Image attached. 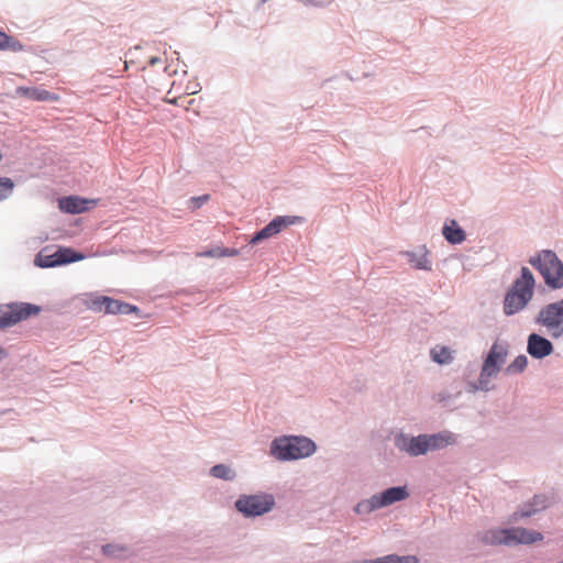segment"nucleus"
<instances>
[{"instance_id":"39448f33","label":"nucleus","mask_w":563,"mask_h":563,"mask_svg":"<svg viewBox=\"0 0 563 563\" xmlns=\"http://www.w3.org/2000/svg\"><path fill=\"white\" fill-rule=\"evenodd\" d=\"M406 487H391L384 490L379 495L372 496L368 500L358 503L355 507L357 514L371 512L375 509L391 505L396 501L404 500L408 497Z\"/></svg>"},{"instance_id":"6e6552de","label":"nucleus","mask_w":563,"mask_h":563,"mask_svg":"<svg viewBox=\"0 0 563 563\" xmlns=\"http://www.w3.org/2000/svg\"><path fill=\"white\" fill-rule=\"evenodd\" d=\"M40 308L31 303H13L0 309V329L9 328L32 314H37Z\"/></svg>"},{"instance_id":"f8f14e48","label":"nucleus","mask_w":563,"mask_h":563,"mask_svg":"<svg viewBox=\"0 0 563 563\" xmlns=\"http://www.w3.org/2000/svg\"><path fill=\"white\" fill-rule=\"evenodd\" d=\"M396 445L400 451H405L411 456L422 455L429 451L427 434L412 438L400 435L396 439Z\"/></svg>"},{"instance_id":"2eb2a0df","label":"nucleus","mask_w":563,"mask_h":563,"mask_svg":"<svg viewBox=\"0 0 563 563\" xmlns=\"http://www.w3.org/2000/svg\"><path fill=\"white\" fill-rule=\"evenodd\" d=\"M442 234L451 244H461L466 239L465 231L453 219L445 221L442 228Z\"/></svg>"},{"instance_id":"c756f323","label":"nucleus","mask_w":563,"mask_h":563,"mask_svg":"<svg viewBox=\"0 0 563 563\" xmlns=\"http://www.w3.org/2000/svg\"><path fill=\"white\" fill-rule=\"evenodd\" d=\"M157 62H158V58H157V57H152V58L150 59V63H151L152 65H153V64H155V63H157Z\"/></svg>"},{"instance_id":"423d86ee","label":"nucleus","mask_w":563,"mask_h":563,"mask_svg":"<svg viewBox=\"0 0 563 563\" xmlns=\"http://www.w3.org/2000/svg\"><path fill=\"white\" fill-rule=\"evenodd\" d=\"M543 536L526 528L501 529L493 532V542L504 544H531L541 541Z\"/></svg>"},{"instance_id":"5701e85b","label":"nucleus","mask_w":563,"mask_h":563,"mask_svg":"<svg viewBox=\"0 0 563 563\" xmlns=\"http://www.w3.org/2000/svg\"><path fill=\"white\" fill-rule=\"evenodd\" d=\"M14 187L12 179L8 177H0V201L8 198Z\"/></svg>"},{"instance_id":"aec40b11","label":"nucleus","mask_w":563,"mask_h":563,"mask_svg":"<svg viewBox=\"0 0 563 563\" xmlns=\"http://www.w3.org/2000/svg\"><path fill=\"white\" fill-rule=\"evenodd\" d=\"M528 365L526 355L517 356L506 368L507 374H518L525 371Z\"/></svg>"},{"instance_id":"c85d7f7f","label":"nucleus","mask_w":563,"mask_h":563,"mask_svg":"<svg viewBox=\"0 0 563 563\" xmlns=\"http://www.w3.org/2000/svg\"><path fill=\"white\" fill-rule=\"evenodd\" d=\"M222 256H235L238 255V250L234 249H221Z\"/></svg>"},{"instance_id":"6ab92c4d","label":"nucleus","mask_w":563,"mask_h":563,"mask_svg":"<svg viewBox=\"0 0 563 563\" xmlns=\"http://www.w3.org/2000/svg\"><path fill=\"white\" fill-rule=\"evenodd\" d=\"M431 357L439 364H449L453 360L452 351L449 347L442 345H437L431 350Z\"/></svg>"},{"instance_id":"dca6fc26","label":"nucleus","mask_w":563,"mask_h":563,"mask_svg":"<svg viewBox=\"0 0 563 563\" xmlns=\"http://www.w3.org/2000/svg\"><path fill=\"white\" fill-rule=\"evenodd\" d=\"M427 441H428L429 451L430 450L434 451V450L444 449L449 445L454 444L456 439L452 432L443 431V432L434 433V434H430V435L427 434Z\"/></svg>"},{"instance_id":"f3484780","label":"nucleus","mask_w":563,"mask_h":563,"mask_svg":"<svg viewBox=\"0 0 563 563\" xmlns=\"http://www.w3.org/2000/svg\"><path fill=\"white\" fill-rule=\"evenodd\" d=\"M102 301L106 303L103 312L113 314H129L137 311V307L126 302H122L110 297H104Z\"/></svg>"},{"instance_id":"a211bd4d","label":"nucleus","mask_w":563,"mask_h":563,"mask_svg":"<svg viewBox=\"0 0 563 563\" xmlns=\"http://www.w3.org/2000/svg\"><path fill=\"white\" fill-rule=\"evenodd\" d=\"M16 95L36 101L56 100V97L49 91L35 87H18Z\"/></svg>"},{"instance_id":"1a4fd4ad","label":"nucleus","mask_w":563,"mask_h":563,"mask_svg":"<svg viewBox=\"0 0 563 563\" xmlns=\"http://www.w3.org/2000/svg\"><path fill=\"white\" fill-rule=\"evenodd\" d=\"M507 356V349L499 343H494L490 351L483 364L479 383L481 385L488 384L489 379L495 376L500 366L505 363Z\"/></svg>"},{"instance_id":"4468645a","label":"nucleus","mask_w":563,"mask_h":563,"mask_svg":"<svg viewBox=\"0 0 563 563\" xmlns=\"http://www.w3.org/2000/svg\"><path fill=\"white\" fill-rule=\"evenodd\" d=\"M527 351L534 358H543L553 352V344L548 339L531 333L528 336Z\"/></svg>"},{"instance_id":"393cba45","label":"nucleus","mask_w":563,"mask_h":563,"mask_svg":"<svg viewBox=\"0 0 563 563\" xmlns=\"http://www.w3.org/2000/svg\"><path fill=\"white\" fill-rule=\"evenodd\" d=\"M411 262L413 263V260H411ZM413 265L416 268H419V269H426V271L431 269L430 262L427 258V256L420 257L417 262H415Z\"/></svg>"},{"instance_id":"f257e3e1","label":"nucleus","mask_w":563,"mask_h":563,"mask_svg":"<svg viewBox=\"0 0 563 563\" xmlns=\"http://www.w3.org/2000/svg\"><path fill=\"white\" fill-rule=\"evenodd\" d=\"M534 277L527 267H522L520 278L516 279L508 290L504 301V312L507 316L522 310L533 296Z\"/></svg>"},{"instance_id":"0eeeda50","label":"nucleus","mask_w":563,"mask_h":563,"mask_svg":"<svg viewBox=\"0 0 563 563\" xmlns=\"http://www.w3.org/2000/svg\"><path fill=\"white\" fill-rule=\"evenodd\" d=\"M275 501L271 495L242 496L236 503V509L245 516H262L268 512Z\"/></svg>"},{"instance_id":"a878e982","label":"nucleus","mask_w":563,"mask_h":563,"mask_svg":"<svg viewBox=\"0 0 563 563\" xmlns=\"http://www.w3.org/2000/svg\"><path fill=\"white\" fill-rule=\"evenodd\" d=\"M10 47L14 48V46L11 45V37L8 36L4 32L0 31V49Z\"/></svg>"},{"instance_id":"4be33fe9","label":"nucleus","mask_w":563,"mask_h":563,"mask_svg":"<svg viewBox=\"0 0 563 563\" xmlns=\"http://www.w3.org/2000/svg\"><path fill=\"white\" fill-rule=\"evenodd\" d=\"M377 563H418V559L413 555L398 556L390 554L378 558Z\"/></svg>"},{"instance_id":"cd10ccee","label":"nucleus","mask_w":563,"mask_h":563,"mask_svg":"<svg viewBox=\"0 0 563 563\" xmlns=\"http://www.w3.org/2000/svg\"><path fill=\"white\" fill-rule=\"evenodd\" d=\"M221 247H216L210 251H206L199 254V256H207V257H222Z\"/></svg>"},{"instance_id":"9b49d317","label":"nucleus","mask_w":563,"mask_h":563,"mask_svg":"<svg viewBox=\"0 0 563 563\" xmlns=\"http://www.w3.org/2000/svg\"><path fill=\"white\" fill-rule=\"evenodd\" d=\"M302 218L300 217H277L273 221H271L265 228H263L260 232H257L252 239L251 243L256 244L262 240L268 239L277 233H279L284 228L301 222Z\"/></svg>"},{"instance_id":"7ed1b4c3","label":"nucleus","mask_w":563,"mask_h":563,"mask_svg":"<svg viewBox=\"0 0 563 563\" xmlns=\"http://www.w3.org/2000/svg\"><path fill=\"white\" fill-rule=\"evenodd\" d=\"M529 262L540 272L544 283L550 288L560 289L563 287V263L554 252L544 250Z\"/></svg>"},{"instance_id":"20e7f679","label":"nucleus","mask_w":563,"mask_h":563,"mask_svg":"<svg viewBox=\"0 0 563 563\" xmlns=\"http://www.w3.org/2000/svg\"><path fill=\"white\" fill-rule=\"evenodd\" d=\"M536 323L548 329L553 338L563 335V299L544 306L536 318Z\"/></svg>"},{"instance_id":"9d476101","label":"nucleus","mask_w":563,"mask_h":563,"mask_svg":"<svg viewBox=\"0 0 563 563\" xmlns=\"http://www.w3.org/2000/svg\"><path fill=\"white\" fill-rule=\"evenodd\" d=\"M84 258L82 254L76 253L70 249L62 247L54 254H44L43 252L36 256L35 264L40 267H54Z\"/></svg>"},{"instance_id":"ddd939ff","label":"nucleus","mask_w":563,"mask_h":563,"mask_svg":"<svg viewBox=\"0 0 563 563\" xmlns=\"http://www.w3.org/2000/svg\"><path fill=\"white\" fill-rule=\"evenodd\" d=\"M97 205L96 200H88L76 196L64 197L58 200V207L62 211L70 214H77L88 211Z\"/></svg>"},{"instance_id":"412c9836","label":"nucleus","mask_w":563,"mask_h":563,"mask_svg":"<svg viewBox=\"0 0 563 563\" xmlns=\"http://www.w3.org/2000/svg\"><path fill=\"white\" fill-rule=\"evenodd\" d=\"M210 474L213 477L222 478V479H225V481L234 478V472L230 467H228L227 465H223V464L214 465L210 470Z\"/></svg>"},{"instance_id":"bb28decb","label":"nucleus","mask_w":563,"mask_h":563,"mask_svg":"<svg viewBox=\"0 0 563 563\" xmlns=\"http://www.w3.org/2000/svg\"><path fill=\"white\" fill-rule=\"evenodd\" d=\"M106 296H101V297H97L95 298L91 303H90V308L95 311H103V307H104V302L102 301V299L104 298Z\"/></svg>"},{"instance_id":"7c9ffc66","label":"nucleus","mask_w":563,"mask_h":563,"mask_svg":"<svg viewBox=\"0 0 563 563\" xmlns=\"http://www.w3.org/2000/svg\"><path fill=\"white\" fill-rule=\"evenodd\" d=\"M532 515V511L522 512L521 517H529Z\"/></svg>"},{"instance_id":"b1692460","label":"nucleus","mask_w":563,"mask_h":563,"mask_svg":"<svg viewBox=\"0 0 563 563\" xmlns=\"http://www.w3.org/2000/svg\"><path fill=\"white\" fill-rule=\"evenodd\" d=\"M124 550H125L124 548L112 545V544H107L102 548V552L106 555L114 556V558H120L121 553L124 552Z\"/></svg>"},{"instance_id":"f03ea898","label":"nucleus","mask_w":563,"mask_h":563,"mask_svg":"<svg viewBox=\"0 0 563 563\" xmlns=\"http://www.w3.org/2000/svg\"><path fill=\"white\" fill-rule=\"evenodd\" d=\"M316 444L305 437H283L273 441L271 453L278 460H298L310 456Z\"/></svg>"}]
</instances>
